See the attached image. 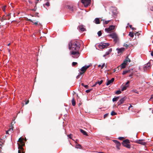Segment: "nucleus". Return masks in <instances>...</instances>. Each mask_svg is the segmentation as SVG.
I'll use <instances>...</instances> for the list:
<instances>
[{
    "label": "nucleus",
    "mask_w": 153,
    "mask_h": 153,
    "mask_svg": "<svg viewBox=\"0 0 153 153\" xmlns=\"http://www.w3.org/2000/svg\"><path fill=\"white\" fill-rule=\"evenodd\" d=\"M80 44L79 41L74 40L71 41L69 44V48L72 51H79L80 47Z\"/></svg>",
    "instance_id": "f257e3e1"
},
{
    "label": "nucleus",
    "mask_w": 153,
    "mask_h": 153,
    "mask_svg": "<svg viewBox=\"0 0 153 153\" xmlns=\"http://www.w3.org/2000/svg\"><path fill=\"white\" fill-rule=\"evenodd\" d=\"M130 143L129 140L126 139L123 141L122 144L124 147L128 149H130L131 148V145L129 144Z\"/></svg>",
    "instance_id": "f03ea898"
},
{
    "label": "nucleus",
    "mask_w": 153,
    "mask_h": 153,
    "mask_svg": "<svg viewBox=\"0 0 153 153\" xmlns=\"http://www.w3.org/2000/svg\"><path fill=\"white\" fill-rule=\"evenodd\" d=\"M71 54L72 55V57L74 58H77L80 56V53L79 51H72Z\"/></svg>",
    "instance_id": "7ed1b4c3"
},
{
    "label": "nucleus",
    "mask_w": 153,
    "mask_h": 153,
    "mask_svg": "<svg viewBox=\"0 0 153 153\" xmlns=\"http://www.w3.org/2000/svg\"><path fill=\"white\" fill-rule=\"evenodd\" d=\"M109 45L110 44L108 43L101 42L99 45V47L100 48L102 49L107 48Z\"/></svg>",
    "instance_id": "20e7f679"
},
{
    "label": "nucleus",
    "mask_w": 153,
    "mask_h": 153,
    "mask_svg": "<svg viewBox=\"0 0 153 153\" xmlns=\"http://www.w3.org/2000/svg\"><path fill=\"white\" fill-rule=\"evenodd\" d=\"M81 2L85 7H87L90 4L91 0H81Z\"/></svg>",
    "instance_id": "39448f33"
},
{
    "label": "nucleus",
    "mask_w": 153,
    "mask_h": 153,
    "mask_svg": "<svg viewBox=\"0 0 153 153\" xmlns=\"http://www.w3.org/2000/svg\"><path fill=\"white\" fill-rule=\"evenodd\" d=\"M90 66L89 65L83 67L80 70L82 72H80V74H83L84 73L86 70Z\"/></svg>",
    "instance_id": "423d86ee"
},
{
    "label": "nucleus",
    "mask_w": 153,
    "mask_h": 153,
    "mask_svg": "<svg viewBox=\"0 0 153 153\" xmlns=\"http://www.w3.org/2000/svg\"><path fill=\"white\" fill-rule=\"evenodd\" d=\"M144 140H145L143 139L137 140L135 141V143L143 145H145L146 143L145 142H143Z\"/></svg>",
    "instance_id": "0eeeda50"
},
{
    "label": "nucleus",
    "mask_w": 153,
    "mask_h": 153,
    "mask_svg": "<svg viewBox=\"0 0 153 153\" xmlns=\"http://www.w3.org/2000/svg\"><path fill=\"white\" fill-rule=\"evenodd\" d=\"M115 26L113 25H111L109 27L105 29V30L107 32H109L114 29Z\"/></svg>",
    "instance_id": "6e6552de"
},
{
    "label": "nucleus",
    "mask_w": 153,
    "mask_h": 153,
    "mask_svg": "<svg viewBox=\"0 0 153 153\" xmlns=\"http://www.w3.org/2000/svg\"><path fill=\"white\" fill-rule=\"evenodd\" d=\"M126 99V97H124L123 98H121L118 102V105H119L122 104L123 103L124 101H125Z\"/></svg>",
    "instance_id": "1a4fd4ad"
},
{
    "label": "nucleus",
    "mask_w": 153,
    "mask_h": 153,
    "mask_svg": "<svg viewBox=\"0 0 153 153\" xmlns=\"http://www.w3.org/2000/svg\"><path fill=\"white\" fill-rule=\"evenodd\" d=\"M113 141L116 144L117 148L118 149H120V146L121 145V143L117 140H113Z\"/></svg>",
    "instance_id": "9d476101"
},
{
    "label": "nucleus",
    "mask_w": 153,
    "mask_h": 153,
    "mask_svg": "<svg viewBox=\"0 0 153 153\" xmlns=\"http://www.w3.org/2000/svg\"><path fill=\"white\" fill-rule=\"evenodd\" d=\"M23 145H21L20 144L18 145V149H19L18 151H20L21 153H24V149L22 146Z\"/></svg>",
    "instance_id": "9b49d317"
},
{
    "label": "nucleus",
    "mask_w": 153,
    "mask_h": 153,
    "mask_svg": "<svg viewBox=\"0 0 153 153\" xmlns=\"http://www.w3.org/2000/svg\"><path fill=\"white\" fill-rule=\"evenodd\" d=\"M151 68L150 67V63L149 62L144 67V71L146 70H148Z\"/></svg>",
    "instance_id": "f8f14e48"
},
{
    "label": "nucleus",
    "mask_w": 153,
    "mask_h": 153,
    "mask_svg": "<svg viewBox=\"0 0 153 153\" xmlns=\"http://www.w3.org/2000/svg\"><path fill=\"white\" fill-rule=\"evenodd\" d=\"M108 36H110L113 39L117 36V34L114 33H113L110 34L108 35Z\"/></svg>",
    "instance_id": "ddd939ff"
},
{
    "label": "nucleus",
    "mask_w": 153,
    "mask_h": 153,
    "mask_svg": "<svg viewBox=\"0 0 153 153\" xmlns=\"http://www.w3.org/2000/svg\"><path fill=\"white\" fill-rule=\"evenodd\" d=\"M117 51L118 53H122L125 50V48H117Z\"/></svg>",
    "instance_id": "4468645a"
},
{
    "label": "nucleus",
    "mask_w": 153,
    "mask_h": 153,
    "mask_svg": "<svg viewBox=\"0 0 153 153\" xmlns=\"http://www.w3.org/2000/svg\"><path fill=\"white\" fill-rule=\"evenodd\" d=\"M114 78H112L110 80H108L106 84V85H110L111 83H112L114 81Z\"/></svg>",
    "instance_id": "2eb2a0df"
},
{
    "label": "nucleus",
    "mask_w": 153,
    "mask_h": 153,
    "mask_svg": "<svg viewBox=\"0 0 153 153\" xmlns=\"http://www.w3.org/2000/svg\"><path fill=\"white\" fill-rule=\"evenodd\" d=\"M18 141V142L19 143L18 144V145L20 144L21 145V146L24 145V142L22 141L21 137L19 139Z\"/></svg>",
    "instance_id": "dca6fc26"
},
{
    "label": "nucleus",
    "mask_w": 153,
    "mask_h": 153,
    "mask_svg": "<svg viewBox=\"0 0 153 153\" xmlns=\"http://www.w3.org/2000/svg\"><path fill=\"white\" fill-rule=\"evenodd\" d=\"M127 65L124 63L123 62L119 66V67L120 68V69L121 70L122 69L125 68Z\"/></svg>",
    "instance_id": "f3484780"
},
{
    "label": "nucleus",
    "mask_w": 153,
    "mask_h": 153,
    "mask_svg": "<svg viewBox=\"0 0 153 153\" xmlns=\"http://www.w3.org/2000/svg\"><path fill=\"white\" fill-rule=\"evenodd\" d=\"M78 29L80 30L83 31L85 30V28L83 26H80L78 27Z\"/></svg>",
    "instance_id": "a211bd4d"
},
{
    "label": "nucleus",
    "mask_w": 153,
    "mask_h": 153,
    "mask_svg": "<svg viewBox=\"0 0 153 153\" xmlns=\"http://www.w3.org/2000/svg\"><path fill=\"white\" fill-rule=\"evenodd\" d=\"M80 131L83 135H85L86 136H88L87 132L83 130V129H80Z\"/></svg>",
    "instance_id": "6ab92c4d"
},
{
    "label": "nucleus",
    "mask_w": 153,
    "mask_h": 153,
    "mask_svg": "<svg viewBox=\"0 0 153 153\" xmlns=\"http://www.w3.org/2000/svg\"><path fill=\"white\" fill-rule=\"evenodd\" d=\"M66 8L68 9L70 11H74L73 7L72 6L69 5H67L66 6Z\"/></svg>",
    "instance_id": "aec40b11"
},
{
    "label": "nucleus",
    "mask_w": 153,
    "mask_h": 153,
    "mask_svg": "<svg viewBox=\"0 0 153 153\" xmlns=\"http://www.w3.org/2000/svg\"><path fill=\"white\" fill-rule=\"evenodd\" d=\"M112 50V48H110L108 52H106L105 54L103 55V56H105L109 54L111 52Z\"/></svg>",
    "instance_id": "412c9836"
},
{
    "label": "nucleus",
    "mask_w": 153,
    "mask_h": 153,
    "mask_svg": "<svg viewBox=\"0 0 153 153\" xmlns=\"http://www.w3.org/2000/svg\"><path fill=\"white\" fill-rule=\"evenodd\" d=\"M94 22L96 24H100V20L99 18H96L94 20Z\"/></svg>",
    "instance_id": "4be33fe9"
},
{
    "label": "nucleus",
    "mask_w": 153,
    "mask_h": 153,
    "mask_svg": "<svg viewBox=\"0 0 153 153\" xmlns=\"http://www.w3.org/2000/svg\"><path fill=\"white\" fill-rule=\"evenodd\" d=\"M128 87V85L127 86L122 85L121 87V91H123L126 90Z\"/></svg>",
    "instance_id": "5701e85b"
},
{
    "label": "nucleus",
    "mask_w": 153,
    "mask_h": 153,
    "mask_svg": "<svg viewBox=\"0 0 153 153\" xmlns=\"http://www.w3.org/2000/svg\"><path fill=\"white\" fill-rule=\"evenodd\" d=\"M119 97H114L112 101L113 102L117 101L119 99Z\"/></svg>",
    "instance_id": "b1692460"
},
{
    "label": "nucleus",
    "mask_w": 153,
    "mask_h": 153,
    "mask_svg": "<svg viewBox=\"0 0 153 153\" xmlns=\"http://www.w3.org/2000/svg\"><path fill=\"white\" fill-rule=\"evenodd\" d=\"M72 104L73 106H74L76 105V102L74 98H73L71 100Z\"/></svg>",
    "instance_id": "393cba45"
},
{
    "label": "nucleus",
    "mask_w": 153,
    "mask_h": 153,
    "mask_svg": "<svg viewBox=\"0 0 153 153\" xmlns=\"http://www.w3.org/2000/svg\"><path fill=\"white\" fill-rule=\"evenodd\" d=\"M75 147H76V148L77 149H81V148L82 147H81V145H80L79 144H77L76 145Z\"/></svg>",
    "instance_id": "a878e982"
},
{
    "label": "nucleus",
    "mask_w": 153,
    "mask_h": 153,
    "mask_svg": "<svg viewBox=\"0 0 153 153\" xmlns=\"http://www.w3.org/2000/svg\"><path fill=\"white\" fill-rule=\"evenodd\" d=\"M103 82V80H101L100 81H97L96 82V84H98L99 85H100Z\"/></svg>",
    "instance_id": "bb28decb"
},
{
    "label": "nucleus",
    "mask_w": 153,
    "mask_h": 153,
    "mask_svg": "<svg viewBox=\"0 0 153 153\" xmlns=\"http://www.w3.org/2000/svg\"><path fill=\"white\" fill-rule=\"evenodd\" d=\"M114 42L116 43L118 40L119 38L118 37V36L116 37L115 38H114Z\"/></svg>",
    "instance_id": "cd10ccee"
},
{
    "label": "nucleus",
    "mask_w": 153,
    "mask_h": 153,
    "mask_svg": "<svg viewBox=\"0 0 153 153\" xmlns=\"http://www.w3.org/2000/svg\"><path fill=\"white\" fill-rule=\"evenodd\" d=\"M134 32L135 33H134V35L135 36H138L140 34V33H139V32L135 31Z\"/></svg>",
    "instance_id": "c85d7f7f"
},
{
    "label": "nucleus",
    "mask_w": 153,
    "mask_h": 153,
    "mask_svg": "<svg viewBox=\"0 0 153 153\" xmlns=\"http://www.w3.org/2000/svg\"><path fill=\"white\" fill-rule=\"evenodd\" d=\"M129 35L131 37H134V33L133 32H130L129 33Z\"/></svg>",
    "instance_id": "c756f323"
},
{
    "label": "nucleus",
    "mask_w": 153,
    "mask_h": 153,
    "mask_svg": "<svg viewBox=\"0 0 153 153\" xmlns=\"http://www.w3.org/2000/svg\"><path fill=\"white\" fill-rule=\"evenodd\" d=\"M101 21H102V20ZM102 21L103 22V24H105L106 25L110 21V20H108V21H105V22H104V21L103 20H102Z\"/></svg>",
    "instance_id": "7c9ffc66"
},
{
    "label": "nucleus",
    "mask_w": 153,
    "mask_h": 153,
    "mask_svg": "<svg viewBox=\"0 0 153 153\" xmlns=\"http://www.w3.org/2000/svg\"><path fill=\"white\" fill-rule=\"evenodd\" d=\"M128 71L127 70H125L123 71L122 74L123 75H125L128 73Z\"/></svg>",
    "instance_id": "2f4dec72"
},
{
    "label": "nucleus",
    "mask_w": 153,
    "mask_h": 153,
    "mask_svg": "<svg viewBox=\"0 0 153 153\" xmlns=\"http://www.w3.org/2000/svg\"><path fill=\"white\" fill-rule=\"evenodd\" d=\"M117 114V113H116L114 111H112L111 113V114L112 116H114V115H115Z\"/></svg>",
    "instance_id": "473e14b6"
},
{
    "label": "nucleus",
    "mask_w": 153,
    "mask_h": 153,
    "mask_svg": "<svg viewBox=\"0 0 153 153\" xmlns=\"http://www.w3.org/2000/svg\"><path fill=\"white\" fill-rule=\"evenodd\" d=\"M121 93V92L120 91L118 90V91H117L115 92V94H120Z\"/></svg>",
    "instance_id": "72a5a7b5"
},
{
    "label": "nucleus",
    "mask_w": 153,
    "mask_h": 153,
    "mask_svg": "<svg viewBox=\"0 0 153 153\" xmlns=\"http://www.w3.org/2000/svg\"><path fill=\"white\" fill-rule=\"evenodd\" d=\"M97 34L99 36H100L102 35V32L101 31H99L97 33Z\"/></svg>",
    "instance_id": "f704fd0d"
},
{
    "label": "nucleus",
    "mask_w": 153,
    "mask_h": 153,
    "mask_svg": "<svg viewBox=\"0 0 153 153\" xmlns=\"http://www.w3.org/2000/svg\"><path fill=\"white\" fill-rule=\"evenodd\" d=\"M123 62L126 65H127L128 62L126 60V59H125Z\"/></svg>",
    "instance_id": "c9c22d12"
},
{
    "label": "nucleus",
    "mask_w": 153,
    "mask_h": 153,
    "mask_svg": "<svg viewBox=\"0 0 153 153\" xmlns=\"http://www.w3.org/2000/svg\"><path fill=\"white\" fill-rule=\"evenodd\" d=\"M132 70H133L132 69L127 70V71H128V73L130 74L132 72V71H132Z\"/></svg>",
    "instance_id": "e433bc0d"
},
{
    "label": "nucleus",
    "mask_w": 153,
    "mask_h": 153,
    "mask_svg": "<svg viewBox=\"0 0 153 153\" xmlns=\"http://www.w3.org/2000/svg\"><path fill=\"white\" fill-rule=\"evenodd\" d=\"M126 59L127 61L128 62H131L130 59L128 58V56H127L126 57Z\"/></svg>",
    "instance_id": "4c0bfd02"
},
{
    "label": "nucleus",
    "mask_w": 153,
    "mask_h": 153,
    "mask_svg": "<svg viewBox=\"0 0 153 153\" xmlns=\"http://www.w3.org/2000/svg\"><path fill=\"white\" fill-rule=\"evenodd\" d=\"M77 64L76 62H73L72 63V65L73 66H75Z\"/></svg>",
    "instance_id": "58836bf2"
},
{
    "label": "nucleus",
    "mask_w": 153,
    "mask_h": 153,
    "mask_svg": "<svg viewBox=\"0 0 153 153\" xmlns=\"http://www.w3.org/2000/svg\"><path fill=\"white\" fill-rule=\"evenodd\" d=\"M72 134H70L67 135V136L68 137L72 139Z\"/></svg>",
    "instance_id": "ea45409f"
},
{
    "label": "nucleus",
    "mask_w": 153,
    "mask_h": 153,
    "mask_svg": "<svg viewBox=\"0 0 153 153\" xmlns=\"http://www.w3.org/2000/svg\"><path fill=\"white\" fill-rule=\"evenodd\" d=\"M132 91L135 93H137V94H139V92L136 90H133Z\"/></svg>",
    "instance_id": "a19ab883"
},
{
    "label": "nucleus",
    "mask_w": 153,
    "mask_h": 153,
    "mask_svg": "<svg viewBox=\"0 0 153 153\" xmlns=\"http://www.w3.org/2000/svg\"><path fill=\"white\" fill-rule=\"evenodd\" d=\"M118 139L120 140H123L124 139V138L123 137H120L118 138Z\"/></svg>",
    "instance_id": "79ce46f5"
},
{
    "label": "nucleus",
    "mask_w": 153,
    "mask_h": 153,
    "mask_svg": "<svg viewBox=\"0 0 153 153\" xmlns=\"http://www.w3.org/2000/svg\"><path fill=\"white\" fill-rule=\"evenodd\" d=\"M92 89H88V90H87L86 91V92L87 93H88L89 92H90L91 91V90Z\"/></svg>",
    "instance_id": "37998d69"
},
{
    "label": "nucleus",
    "mask_w": 153,
    "mask_h": 153,
    "mask_svg": "<svg viewBox=\"0 0 153 153\" xmlns=\"http://www.w3.org/2000/svg\"><path fill=\"white\" fill-rule=\"evenodd\" d=\"M133 72H131V73L129 75V77L132 76H133Z\"/></svg>",
    "instance_id": "c03bdc74"
},
{
    "label": "nucleus",
    "mask_w": 153,
    "mask_h": 153,
    "mask_svg": "<svg viewBox=\"0 0 153 153\" xmlns=\"http://www.w3.org/2000/svg\"><path fill=\"white\" fill-rule=\"evenodd\" d=\"M130 82L128 81H127V82L126 83L125 86H127V85H128V84Z\"/></svg>",
    "instance_id": "a18cd8bd"
},
{
    "label": "nucleus",
    "mask_w": 153,
    "mask_h": 153,
    "mask_svg": "<svg viewBox=\"0 0 153 153\" xmlns=\"http://www.w3.org/2000/svg\"><path fill=\"white\" fill-rule=\"evenodd\" d=\"M45 4L48 7L50 6V3L48 2H47Z\"/></svg>",
    "instance_id": "49530a36"
},
{
    "label": "nucleus",
    "mask_w": 153,
    "mask_h": 153,
    "mask_svg": "<svg viewBox=\"0 0 153 153\" xmlns=\"http://www.w3.org/2000/svg\"><path fill=\"white\" fill-rule=\"evenodd\" d=\"M2 10L4 11V12H5V6H4V7H3L2 8Z\"/></svg>",
    "instance_id": "de8ad7c7"
},
{
    "label": "nucleus",
    "mask_w": 153,
    "mask_h": 153,
    "mask_svg": "<svg viewBox=\"0 0 153 153\" xmlns=\"http://www.w3.org/2000/svg\"><path fill=\"white\" fill-rule=\"evenodd\" d=\"M123 46L126 47L127 48L129 46V45L127 44H124L123 45Z\"/></svg>",
    "instance_id": "09e8293b"
},
{
    "label": "nucleus",
    "mask_w": 153,
    "mask_h": 153,
    "mask_svg": "<svg viewBox=\"0 0 153 153\" xmlns=\"http://www.w3.org/2000/svg\"><path fill=\"white\" fill-rule=\"evenodd\" d=\"M11 129H10L9 130H8L7 131H6V134H9V132L10 131Z\"/></svg>",
    "instance_id": "8fccbe9b"
},
{
    "label": "nucleus",
    "mask_w": 153,
    "mask_h": 153,
    "mask_svg": "<svg viewBox=\"0 0 153 153\" xmlns=\"http://www.w3.org/2000/svg\"><path fill=\"white\" fill-rule=\"evenodd\" d=\"M82 74H79L78 75V76H76V78H77V79H79V77H80V76Z\"/></svg>",
    "instance_id": "3c124183"
},
{
    "label": "nucleus",
    "mask_w": 153,
    "mask_h": 153,
    "mask_svg": "<svg viewBox=\"0 0 153 153\" xmlns=\"http://www.w3.org/2000/svg\"><path fill=\"white\" fill-rule=\"evenodd\" d=\"M5 20V19L3 18H2L0 20L1 21V22H3L4 21V20Z\"/></svg>",
    "instance_id": "603ef678"
},
{
    "label": "nucleus",
    "mask_w": 153,
    "mask_h": 153,
    "mask_svg": "<svg viewBox=\"0 0 153 153\" xmlns=\"http://www.w3.org/2000/svg\"><path fill=\"white\" fill-rule=\"evenodd\" d=\"M108 115V114H105L104 116V118H105Z\"/></svg>",
    "instance_id": "864d4df0"
},
{
    "label": "nucleus",
    "mask_w": 153,
    "mask_h": 153,
    "mask_svg": "<svg viewBox=\"0 0 153 153\" xmlns=\"http://www.w3.org/2000/svg\"><path fill=\"white\" fill-rule=\"evenodd\" d=\"M150 9L151 11H153V6H152L151 7H150Z\"/></svg>",
    "instance_id": "5fc2aeb1"
},
{
    "label": "nucleus",
    "mask_w": 153,
    "mask_h": 153,
    "mask_svg": "<svg viewBox=\"0 0 153 153\" xmlns=\"http://www.w3.org/2000/svg\"><path fill=\"white\" fill-rule=\"evenodd\" d=\"M84 87L85 88H88V85H85L84 86Z\"/></svg>",
    "instance_id": "6e6d98bb"
},
{
    "label": "nucleus",
    "mask_w": 153,
    "mask_h": 153,
    "mask_svg": "<svg viewBox=\"0 0 153 153\" xmlns=\"http://www.w3.org/2000/svg\"><path fill=\"white\" fill-rule=\"evenodd\" d=\"M105 65V63L103 64V65L101 66V69H102Z\"/></svg>",
    "instance_id": "4d7b16f0"
},
{
    "label": "nucleus",
    "mask_w": 153,
    "mask_h": 153,
    "mask_svg": "<svg viewBox=\"0 0 153 153\" xmlns=\"http://www.w3.org/2000/svg\"><path fill=\"white\" fill-rule=\"evenodd\" d=\"M151 54L152 56H153V51H151Z\"/></svg>",
    "instance_id": "13d9d810"
},
{
    "label": "nucleus",
    "mask_w": 153,
    "mask_h": 153,
    "mask_svg": "<svg viewBox=\"0 0 153 153\" xmlns=\"http://www.w3.org/2000/svg\"><path fill=\"white\" fill-rule=\"evenodd\" d=\"M29 100H27V101L25 102V104H27L29 103Z\"/></svg>",
    "instance_id": "bf43d9fd"
},
{
    "label": "nucleus",
    "mask_w": 153,
    "mask_h": 153,
    "mask_svg": "<svg viewBox=\"0 0 153 153\" xmlns=\"http://www.w3.org/2000/svg\"><path fill=\"white\" fill-rule=\"evenodd\" d=\"M132 106L131 105H130V106H129L128 108V109L129 110L130 108H131V107Z\"/></svg>",
    "instance_id": "052dcab7"
},
{
    "label": "nucleus",
    "mask_w": 153,
    "mask_h": 153,
    "mask_svg": "<svg viewBox=\"0 0 153 153\" xmlns=\"http://www.w3.org/2000/svg\"><path fill=\"white\" fill-rule=\"evenodd\" d=\"M151 99H153V95H152L151 96Z\"/></svg>",
    "instance_id": "680f3d73"
},
{
    "label": "nucleus",
    "mask_w": 153,
    "mask_h": 153,
    "mask_svg": "<svg viewBox=\"0 0 153 153\" xmlns=\"http://www.w3.org/2000/svg\"><path fill=\"white\" fill-rule=\"evenodd\" d=\"M129 27L131 28H132V25H129Z\"/></svg>",
    "instance_id": "e2e57ef3"
},
{
    "label": "nucleus",
    "mask_w": 153,
    "mask_h": 153,
    "mask_svg": "<svg viewBox=\"0 0 153 153\" xmlns=\"http://www.w3.org/2000/svg\"><path fill=\"white\" fill-rule=\"evenodd\" d=\"M132 29L133 30H136V28H134V27H132Z\"/></svg>",
    "instance_id": "0e129e2a"
},
{
    "label": "nucleus",
    "mask_w": 153,
    "mask_h": 153,
    "mask_svg": "<svg viewBox=\"0 0 153 153\" xmlns=\"http://www.w3.org/2000/svg\"><path fill=\"white\" fill-rule=\"evenodd\" d=\"M97 84H96V83H95V84H94V85H93V86H92L93 87H95L96 86V85Z\"/></svg>",
    "instance_id": "69168bd1"
},
{
    "label": "nucleus",
    "mask_w": 153,
    "mask_h": 153,
    "mask_svg": "<svg viewBox=\"0 0 153 153\" xmlns=\"http://www.w3.org/2000/svg\"><path fill=\"white\" fill-rule=\"evenodd\" d=\"M81 85H82L83 86H84L85 85H84V83H82Z\"/></svg>",
    "instance_id": "338daca9"
},
{
    "label": "nucleus",
    "mask_w": 153,
    "mask_h": 153,
    "mask_svg": "<svg viewBox=\"0 0 153 153\" xmlns=\"http://www.w3.org/2000/svg\"><path fill=\"white\" fill-rule=\"evenodd\" d=\"M34 24H35L37 25L38 23H37V22H35L34 23Z\"/></svg>",
    "instance_id": "774afa93"
}]
</instances>
